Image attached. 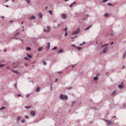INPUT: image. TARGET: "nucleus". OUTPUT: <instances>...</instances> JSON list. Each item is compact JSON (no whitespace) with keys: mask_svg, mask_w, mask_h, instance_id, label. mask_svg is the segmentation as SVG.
<instances>
[{"mask_svg":"<svg viewBox=\"0 0 126 126\" xmlns=\"http://www.w3.org/2000/svg\"><path fill=\"white\" fill-rule=\"evenodd\" d=\"M18 30H16L15 32L16 33L15 34L14 38L16 39H19L22 40L21 39L19 38V37L18 36L20 34V32H18Z\"/></svg>","mask_w":126,"mask_h":126,"instance_id":"obj_1","label":"nucleus"},{"mask_svg":"<svg viewBox=\"0 0 126 126\" xmlns=\"http://www.w3.org/2000/svg\"><path fill=\"white\" fill-rule=\"evenodd\" d=\"M59 97L62 100H66L68 99V97L66 95L63 94H60Z\"/></svg>","mask_w":126,"mask_h":126,"instance_id":"obj_2","label":"nucleus"},{"mask_svg":"<svg viewBox=\"0 0 126 126\" xmlns=\"http://www.w3.org/2000/svg\"><path fill=\"white\" fill-rule=\"evenodd\" d=\"M50 30V27L48 26H47L44 28L43 31L44 32H49Z\"/></svg>","mask_w":126,"mask_h":126,"instance_id":"obj_3","label":"nucleus"},{"mask_svg":"<svg viewBox=\"0 0 126 126\" xmlns=\"http://www.w3.org/2000/svg\"><path fill=\"white\" fill-rule=\"evenodd\" d=\"M80 31V29L78 28L76 31H74L72 32V34L74 35L75 34H77Z\"/></svg>","mask_w":126,"mask_h":126,"instance_id":"obj_4","label":"nucleus"},{"mask_svg":"<svg viewBox=\"0 0 126 126\" xmlns=\"http://www.w3.org/2000/svg\"><path fill=\"white\" fill-rule=\"evenodd\" d=\"M60 25L61 24L60 23H58V24H55L54 25V28H56L58 27H59Z\"/></svg>","mask_w":126,"mask_h":126,"instance_id":"obj_5","label":"nucleus"},{"mask_svg":"<svg viewBox=\"0 0 126 126\" xmlns=\"http://www.w3.org/2000/svg\"><path fill=\"white\" fill-rule=\"evenodd\" d=\"M31 114L32 116H34L36 115L35 111H32L31 112Z\"/></svg>","mask_w":126,"mask_h":126,"instance_id":"obj_6","label":"nucleus"},{"mask_svg":"<svg viewBox=\"0 0 126 126\" xmlns=\"http://www.w3.org/2000/svg\"><path fill=\"white\" fill-rule=\"evenodd\" d=\"M61 16L64 19H66L67 18L66 16L65 15V14H62L61 15Z\"/></svg>","mask_w":126,"mask_h":126,"instance_id":"obj_7","label":"nucleus"},{"mask_svg":"<svg viewBox=\"0 0 126 126\" xmlns=\"http://www.w3.org/2000/svg\"><path fill=\"white\" fill-rule=\"evenodd\" d=\"M29 20H31L32 19H34L35 16L33 15L31 17H29Z\"/></svg>","mask_w":126,"mask_h":126,"instance_id":"obj_8","label":"nucleus"},{"mask_svg":"<svg viewBox=\"0 0 126 126\" xmlns=\"http://www.w3.org/2000/svg\"><path fill=\"white\" fill-rule=\"evenodd\" d=\"M98 75H97L96 77L94 78V80L95 81H96L98 80Z\"/></svg>","mask_w":126,"mask_h":126,"instance_id":"obj_9","label":"nucleus"},{"mask_svg":"<svg viewBox=\"0 0 126 126\" xmlns=\"http://www.w3.org/2000/svg\"><path fill=\"white\" fill-rule=\"evenodd\" d=\"M76 2H73L72 3H71L69 6V7L70 8H71L72 7V6L74 4H75L76 3Z\"/></svg>","mask_w":126,"mask_h":126,"instance_id":"obj_10","label":"nucleus"},{"mask_svg":"<svg viewBox=\"0 0 126 126\" xmlns=\"http://www.w3.org/2000/svg\"><path fill=\"white\" fill-rule=\"evenodd\" d=\"M63 52H64L63 50L62 49H61L60 50H58V53H62Z\"/></svg>","mask_w":126,"mask_h":126,"instance_id":"obj_11","label":"nucleus"},{"mask_svg":"<svg viewBox=\"0 0 126 126\" xmlns=\"http://www.w3.org/2000/svg\"><path fill=\"white\" fill-rule=\"evenodd\" d=\"M50 44L49 42H48L47 43V49H49L50 48Z\"/></svg>","mask_w":126,"mask_h":126,"instance_id":"obj_12","label":"nucleus"},{"mask_svg":"<svg viewBox=\"0 0 126 126\" xmlns=\"http://www.w3.org/2000/svg\"><path fill=\"white\" fill-rule=\"evenodd\" d=\"M107 123L108 124V126H109L111 125V124L112 123V122L110 120H109Z\"/></svg>","mask_w":126,"mask_h":126,"instance_id":"obj_13","label":"nucleus"},{"mask_svg":"<svg viewBox=\"0 0 126 126\" xmlns=\"http://www.w3.org/2000/svg\"><path fill=\"white\" fill-rule=\"evenodd\" d=\"M38 16L40 18H42V15L41 13H39L38 14Z\"/></svg>","mask_w":126,"mask_h":126,"instance_id":"obj_14","label":"nucleus"},{"mask_svg":"<svg viewBox=\"0 0 126 126\" xmlns=\"http://www.w3.org/2000/svg\"><path fill=\"white\" fill-rule=\"evenodd\" d=\"M40 90V88L39 87H38L35 90V91L36 92H39Z\"/></svg>","mask_w":126,"mask_h":126,"instance_id":"obj_15","label":"nucleus"},{"mask_svg":"<svg viewBox=\"0 0 126 126\" xmlns=\"http://www.w3.org/2000/svg\"><path fill=\"white\" fill-rule=\"evenodd\" d=\"M43 47H40L38 49V51H41L42 49H43Z\"/></svg>","mask_w":126,"mask_h":126,"instance_id":"obj_16","label":"nucleus"},{"mask_svg":"<svg viewBox=\"0 0 126 126\" xmlns=\"http://www.w3.org/2000/svg\"><path fill=\"white\" fill-rule=\"evenodd\" d=\"M116 93V92L115 91H113L111 94V95L112 96H113Z\"/></svg>","mask_w":126,"mask_h":126,"instance_id":"obj_17","label":"nucleus"},{"mask_svg":"<svg viewBox=\"0 0 126 126\" xmlns=\"http://www.w3.org/2000/svg\"><path fill=\"white\" fill-rule=\"evenodd\" d=\"M21 118V117L20 116H18L17 117V120L19 121L20 120Z\"/></svg>","mask_w":126,"mask_h":126,"instance_id":"obj_18","label":"nucleus"},{"mask_svg":"<svg viewBox=\"0 0 126 126\" xmlns=\"http://www.w3.org/2000/svg\"><path fill=\"white\" fill-rule=\"evenodd\" d=\"M76 48L79 51L81 49H82V48H81L80 47H76Z\"/></svg>","mask_w":126,"mask_h":126,"instance_id":"obj_19","label":"nucleus"},{"mask_svg":"<svg viewBox=\"0 0 126 126\" xmlns=\"http://www.w3.org/2000/svg\"><path fill=\"white\" fill-rule=\"evenodd\" d=\"M92 26H90L89 27L86 28V29H85L84 30L85 31H86L88 29H89L91 27H92Z\"/></svg>","mask_w":126,"mask_h":126,"instance_id":"obj_20","label":"nucleus"},{"mask_svg":"<svg viewBox=\"0 0 126 126\" xmlns=\"http://www.w3.org/2000/svg\"><path fill=\"white\" fill-rule=\"evenodd\" d=\"M123 86L122 85H119V88H123Z\"/></svg>","mask_w":126,"mask_h":126,"instance_id":"obj_21","label":"nucleus"},{"mask_svg":"<svg viewBox=\"0 0 126 126\" xmlns=\"http://www.w3.org/2000/svg\"><path fill=\"white\" fill-rule=\"evenodd\" d=\"M108 47H104V50H105L106 51H107V50H108Z\"/></svg>","mask_w":126,"mask_h":126,"instance_id":"obj_22","label":"nucleus"},{"mask_svg":"<svg viewBox=\"0 0 126 126\" xmlns=\"http://www.w3.org/2000/svg\"><path fill=\"white\" fill-rule=\"evenodd\" d=\"M12 71L14 73H18V72L16 70H12Z\"/></svg>","mask_w":126,"mask_h":126,"instance_id":"obj_23","label":"nucleus"},{"mask_svg":"<svg viewBox=\"0 0 126 126\" xmlns=\"http://www.w3.org/2000/svg\"><path fill=\"white\" fill-rule=\"evenodd\" d=\"M25 109H28L31 108V107L29 106H25Z\"/></svg>","mask_w":126,"mask_h":126,"instance_id":"obj_24","label":"nucleus"},{"mask_svg":"<svg viewBox=\"0 0 126 126\" xmlns=\"http://www.w3.org/2000/svg\"><path fill=\"white\" fill-rule=\"evenodd\" d=\"M27 2L28 4H30V0H25Z\"/></svg>","mask_w":126,"mask_h":126,"instance_id":"obj_25","label":"nucleus"},{"mask_svg":"<svg viewBox=\"0 0 126 126\" xmlns=\"http://www.w3.org/2000/svg\"><path fill=\"white\" fill-rule=\"evenodd\" d=\"M31 49L29 47H27L26 48V50H28V51L30 50H31Z\"/></svg>","mask_w":126,"mask_h":126,"instance_id":"obj_26","label":"nucleus"},{"mask_svg":"<svg viewBox=\"0 0 126 126\" xmlns=\"http://www.w3.org/2000/svg\"><path fill=\"white\" fill-rule=\"evenodd\" d=\"M108 5L109 6H113V5L110 3H108Z\"/></svg>","mask_w":126,"mask_h":126,"instance_id":"obj_27","label":"nucleus"},{"mask_svg":"<svg viewBox=\"0 0 126 126\" xmlns=\"http://www.w3.org/2000/svg\"><path fill=\"white\" fill-rule=\"evenodd\" d=\"M48 13L50 15H52V12L50 10L49 11Z\"/></svg>","mask_w":126,"mask_h":126,"instance_id":"obj_28","label":"nucleus"},{"mask_svg":"<svg viewBox=\"0 0 126 126\" xmlns=\"http://www.w3.org/2000/svg\"><path fill=\"white\" fill-rule=\"evenodd\" d=\"M5 66V65L4 64H0V67H3Z\"/></svg>","mask_w":126,"mask_h":126,"instance_id":"obj_29","label":"nucleus"},{"mask_svg":"<svg viewBox=\"0 0 126 126\" xmlns=\"http://www.w3.org/2000/svg\"><path fill=\"white\" fill-rule=\"evenodd\" d=\"M24 59L25 60H30L27 57H25L24 58Z\"/></svg>","mask_w":126,"mask_h":126,"instance_id":"obj_30","label":"nucleus"},{"mask_svg":"<svg viewBox=\"0 0 126 126\" xmlns=\"http://www.w3.org/2000/svg\"><path fill=\"white\" fill-rule=\"evenodd\" d=\"M126 56V54L124 53V54H123V59Z\"/></svg>","mask_w":126,"mask_h":126,"instance_id":"obj_31","label":"nucleus"},{"mask_svg":"<svg viewBox=\"0 0 126 126\" xmlns=\"http://www.w3.org/2000/svg\"><path fill=\"white\" fill-rule=\"evenodd\" d=\"M85 43H86L85 42H83L82 43L80 44V46H81L83 44H85Z\"/></svg>","mask_w":126,"mask_h":126,"instance_id":"obj_32","label":"nucleus"},{"mask_svg":"<svg viewBox=\"0 0 126 126\" xmlns=\"http://www.w3.org/2000/svg\"><path fill=\"white\" fill-rule=\"evenodd\" d=\"M57 48V47H53L52 48V50H55V49H56Z\"/></svg>","mask_w":126,"mask_h":126,"instance_id":"obj_33","label":"nucleus"},{"mask_svg":"<svg viewBox=\"0 0 126 126\" xmlns=\"http://www.w3.org/2000/svg\"><path fill=\"white\" fill-rule=\"evenodd\" d=\"M27 56L29 58H32V56L29 55L28 54L27 55Z\"/></svg>","mask_w":126,"mask_h":126,"instance_id":"obj_34","label":"nucleus"},{"mask_svg":"<svg viewBox=\"0 0 126 126\" xmlns=\"http://www.w3.org/2000/svg\"><path fill=\"white\" fill-rule=\"evenodd\" d=\"M25 122V119H22L21 120V122L22 123H24Z\"/></svg>","mask_w":126,"mask_h":126,"instance_id":"obj_35","label":"nucleus"},{"mask_svg":"<svg viewBox=\"0 0 126 126\" xmlns=\"http://www.w3.org/2000/svg\"><path fill=\"white\" fill-rule=\"evenodd\" d=\"M52 84H51L49 85L50 86V89L51 90H52Z\"/></svg>","mask_w":126,"mask_h":126,"instance_id":"obj_36","label":"nucleus"},{"mask_svg":"<svg viewBox=\"0 0 126 126\" xmlns=\"http://www.w3.org/2000/svg\"><path fill=\"white\" fill-rule=\"evenodd\" d=\"M109 16V15L108 14H106L105 15V16L106 17H107Z\"/></svg>","mask_w":126,"mask_h":126,"instance_id":"obj_37","label":"nucleus"},{"mask_svg":"<svg viewBox=\"0 0 126 126\" xmlns=\"http://www.w3.org/2000/svg\"><path fill=\"white\" fill-rule=\"evenodd\" d=\"M5 109V108L2 107L1 108H0V110H2V109Z\"/></svg>","mask_w":126,"mask_h":126,"instance_id":"obj_38","label":"nucleus"},{"mask_svg":"<svg viewBox=\"0 0 126 126\" xmlns=\"http://www.w3.org/2000/svg\"><path fill=\"white\" fill-rule=\"evenodd\" d=\"M43 64H44V65H46L47 64V63L46 62H45L44 61Z\"/></svg>","mask_w":126,"mask_h":126,"instance_id":"obj_39","label":"nucleus"},{"mask_svg":"<svg viewBox=\"0 0 126 126\" xmlns=\"http://www.w3.org/2000/svg\"><path fill=\"white\" fill-rule=\"evenodd\" d=\"M108 1V0H103V1L104 2H105Z\"/></svg>","mask_w":126,"mask_h":126,"instance_id":"obj_40","label":"nucleus"},{"mask_svg":"<svg viewBox=\"0 0 126 126\" xmlns=\"http://www.w3.org/2000/svg\"><path fill=\"white\" fill-rule=\"evenodd\" d=\"M64 31L66 32L67 30V27H66V28L64 29Z\"/></svg>","mask_w":126,"mask_h":126,"instance_id":"obj_41","label":"nucleus"},{"mask_svg":"<svg viewBox=\"0 0 126 126\" xmlns=\"http://www.w3.org/2000/svg\"><path fill=\"white\" fill-rule=\"evenodd\" d=\"M75 101H73L72 104V106H73L74 104L75 103Z\"/></svg>","mask_w":126,"mask_h":126,"instance_id":"obj_42","label":"nucleus"},{"mask_svg":"<svg viewBox=\"0 0 126 126\" xmlns=\"http://www.w3.org/2000/svg\"><path fill=\"white\" fill-rule=\"evenodd\" d=\"M72 88V87H69L68 88V90H69L71 89Z\"/></svg>","mask_w":126,"mask_h":126,"instance_id":"obj_43","label":"nucleus"},{"mask_svg":"<svg viewBox=\"0 0 126 126\" xmlns=\"http://www.w3.org/2000/svg\"><path fill=\"white\" fill-rule=\"evenodd\" d=\"M76 65V64H74V65H73L72 66V68H73Z\"/></svg>","mask_w":126,"mask_h":126,"instance_id":"obj_44","label":"nucleus"},{"mask_svg":"<svg viewBox=\"0 0 126 126\" xmlns=\"http://www.w3.org/2000/svg\"><path fill=\"white\" fill-rule=\"evenodd\" d=\"M25 117L26 118H29L28 116L26 115L25 116Z\"/></svg>","mask_w":126,"mask_h":126,"instance_id":"obj_45","label":"nucleus"},{"mask_svg":"<svg viewBox=\"0 0 126 126\" xmlns=\"http://www.w3.org/2000/svg\"><path fill=\"white\" fill-rule=\"evenodd\" d=\"M71 46L72 47H76V46H75V45L74 44L71 45Z\"/></svg>","mask_w":126,"mask_h":126,"instance_id":"obj_46","label":"nucleus"},{"mask_svg":"<svg viewBox=\"0 0 126 126\" xmlns=\"http://www.w3.org/2000/svg\"><path fill=\"white\" fill-rule=\"evenodd\" d=\"M17 84L16 83L15 84V87L16 88V87H17Z\"/></svg>","mask_w":126,"mask_h":126,"instance_id":"obj_47","label":"nucleus"},{"mask_svg":"<svg viewBox=\"0 0 126 126\" xmlns=\"http://www.w3.org/2000/svg\"><path fill=\"white\" fill-rule=\"evenodd\" d=\"M107 51H106L105 50H103V52L104 53H105Z\"/></svg>","mask_w":126,"mask_h":126,"instance_id":"obj_48","label":"nucleus"},{"mask_svg":"<svg viewBox=\"0 0 126 126\" xmlns=\"http://www.w3.org/2000/svg\"><path fill=\"white\" fill-rule=\"evenodd\" d=\"M58 79L57 78H56L55 79V82H56L57 81Z\"/></svg>","mask_w":126,"mask_h":126,"instance_id":"obj_49","label":"nucleus"},{"mask_svg":"<svg viewBox=\"0 0 126 126\" xmlns=\"http://www.w3.org/2000/svg\"><path fill=\"white\" fill-rule=\"evenodd\" d=\"M68 35V33L67 32H66L65 34V36H67Z\"/></svg>","mask_w":126,"mask_h":126,"instance_id":"obj_50","label":"nucleus"},{"mask_svg":"<svg viewBox=\"0 0 126 126\" xmlns=\"http://www.w3.org/2000/svg\"><path fill=\"white\" fill-rule=\"evenodd\" d=\"M104 46H107L108 45V44H104Z\"/></svg>","mask_w":126,"mask_h":126,"instance_id":"obj_51","label":"nucleus"},{"mask_svg":"<svg viewBox=\"0 0 126 126\" xmlns=\"http://www.w3.org/2000/svg\"><path fill=\"white\" fill-rule=\"evenodd\" d=\"M126 106V104H124V105H123V106L124 107H125Z\"/></svg>","mask_w":126,"mask_h":126,"instance_id":"obj_52","label":"nucleus"},{"mask_svg":"<svg viewBox=\"0 0 126 126\" xmlns=\"http://www.w3.org/2000/svg\"><path fill=\"white\" fill-rule=\"evenodd\" d=\"M57 73L58 74H61V72L60 71V72H57Z\"/></svg>","mask_w":126,"mask_h":126,"instance_id":"obj_53","label":"nucleus"},{"mask_svg":"<svg viewBox=\"0 0 126 126\" xmlns=\"http://www.w3.org/2000/svg\"><path fill=\"white\" fill-rule=\"evenodd\" d=\"M125 67V66H123L122 67V68L123 69H124V68Z\"/></svg>","mask_w":126,"mask_h":126,"instance_id":"obj_54","label":"nucleus"},{"mask_svg":"<svg viewBox=\"0 0 126 126\" xmlns=\"http://www.w3.org/2000/svg\"><path fill=\"white\" fill-rule=\"evenodd\" d=\"M116 116H113L112 117V118H115L116 117Z\"/></svg>","mask_w":126,"mask_h":126,"instance_id":"obj_55","label":"nucleus"},{"mask_svg":"<svg viewBox=\"0 0 126 126\" xmlns=\"http://www.w3.org/2000/svg\"><path fill=\"white\" fill-rule=\"evenodd\" d=\"M104 46V45H102L101 46V47L102 48H103Z\"/></svg>","mask_w":126,"mask_h":126,"instance_id":"obj_56","label":"nucleus"},{"mask_svg":"<svg viewBox=\"0 0 126 126\" xmlns=\"http://www.w3.org/2000/svg\"><path fill=\"white\" fill-rule=\"evenodd\" d=\"M5 6L7 7H9V6L7 5H6Z\"/></svg>","mask_w":126,"mask_h":126,"instance_id":"obj_57","label":"nucleus"},{"mask_svg":"<svg viewBox=\"0 0 126 126\" xmlns=\"http://www.w3.org/2000/svg\"><path fill=\"white\" fill-rule=\"evenodd\" d=\"M104 120L106 122H107L109 120H108L105 119Z\"/></svg>","mask_w":126,"mask_h":126,"instance_id":"obj_58","label":"nucleus"},{"mask_svg":"<svg viewBox=\"0 0 126 126\" xmlns=\"http://www.w3.org/2000/svg\"><path fill=\"white\" fill-rule=\"evenodd\" d=\"M29 96V95L28 94H27L26 95V97L28 98V97Z\"/></svg>","mask_w":126,"mask_h":126,"instance_id":"obj_59","label":"nucleus"},{"mask_svg":"<svg viewBox=\"0 0 126 126\" xmlns=\"http://www.w3.org/2000/svg\"><path fill=\"white\" fill-rule=\"evenodd\" d=\"M18 95L19 96H21V95H20V94H18Z\"/></svg>","mask_w":126,"mask_h":126,"instance_id":"obj_60","label":"nucleus"},{"mask_svg":"<svg viewBox=\"0 0 126 126\" xmlns=\"http://www.w3.org/2000/svg\"><path fill=\"white\" fill-rule=\"evenodd\" d=\"M113 42H111V43H110V44L111 45H112L113 44Z\"/></svg>","mask_w":126,"mask_h":126,"instance_id":"obj_61","label":"nucleus"},{"mask_svg":"<svg viewBox=\"0 0 126 126\" xmlns=\"http://www.w3.org/2000/svg\"><path fill=\"white\" fill-rule=\"evenodd\" d=\"M4 52H6V51H7L6 49H4Z\"/></svg>","mask_w":126,"mask_h":126,"instance_id":"obj_62","label":"nucleus"},{"mask_svg":"<svg viewBox=\"0 0 126 126\" xmlns=\"http://www.w3.org/2000/svg\"><path fill=\"white\" fill-rule=\"evenodd\" d=\"M15 0H12V1L13 2H15Z\"/></svg>","mask_w":126,"mask_h":126,"instance_id":"obj_63","label":"nucleus"},{"mask_svg":"<svg viewBox=\"0 0 126 126\" xmlns=\"http://www.w3.org/2000/svg\"><path fill=\"white\" fill-rule=\"evenodd\" d=\"M48 8V7L47 6H46V9H47Z\"/></svg>","mask_w":126,"mask_h":126,"instance_id":"obj_64","label":"nucleus"}]
</instances>
